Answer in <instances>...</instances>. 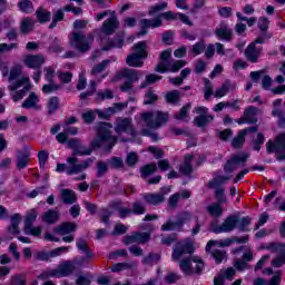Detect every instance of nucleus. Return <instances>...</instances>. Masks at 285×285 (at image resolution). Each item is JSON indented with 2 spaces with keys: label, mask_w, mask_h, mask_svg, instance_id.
<instances>
[{
  "label": "nucleus",
  "mask_w": 285,
  "mask_h": 285,
  "mask_svg": "<svg viewBox=\"0 0 285 285\" xmlns=\"http://www.w3.org/2000/svg\"><path fill=\"white\" fill-rule=\"evenodd\" d=\"M42 220H45L46 224H56V222H59V212L55 209L47 210L42 216Z\"/></svg>",
  "instance_id": "nucleus-41"
},
{
  "label": "nucleus",
  "mask_w": 285,
  "mask_h": 285,
  "mask_svg": "<svg viewBox=\"0 0 285 285\" xmlns=\"http://www.w3.org/2000/svg\"><path fill=\"white\" fill-rule=\"evenodd\" d=\"M12 101H21L23 97L30 91V77L24 76L20 80L8 86Z\"/></svg>",
  "instance_id": "nucleus-10"
},
{
  "label": "nucleus",
  "mask_w": 285,
  "mask_h": 285,
  "mask_svg": "<svg viewBox=\"0 0 285 285\" xmlns=\"http://www.w3.org/2000/svg\"><path fill=\"white\" fill-rule=\"evenodd\" d=\"M246 141V136L243 131H238V135L232 139V146L236 149H239L244 146Z\"/></svg>",
  "instance_id": "nucleus-50"
},
{
  "label": "nucleus",
  "mask_w": 285,
  "mask_h": 285,
  "mask_svg": "<svg viewBox=\"0 0 285 285\" xmlns=\"http://www.w3.org/2000/svg\"><path fill=\"white\" fill-rule=\"evenodd\" d=\"M60 197L62 204L71 206L77 203V194L72 189H60Z\"/></svg>",
  "instance_id": "nucleus-24"
},
{
  "label": "nucleus",
  "mask_w": 285,
  "mask_h": 285,
  "mask_svg": "<svg viewBox=\"0 0 285 285\" xmlns=\"http://www.w3.org/2000/svg\"><path fill=\"white\" fill-rule=\"evenodd\" d=\"M170 57H173V49H167L163 51L159 57L160 61L155 67V71L161 73L168 72V65L166 63V61H168Z\"/></svg>",
  "instance_id": "nucleus-19"
},
{
  "label": "nucleus",
  "mask_w": 285,
  "mask_h": 285,
  "mask_svg": "<svg viewBox=\"0 0 285 285\" xmlns=\"http://www.w3.org/2000/svg\"><path fill=\"white\" fill-rule=\"evenodd\" d=\"M157 173V164L151 163L142 166L140 168V177L141 179H148L151 175H155Z\"/></svg>",
  "instance_id": "nucleus-29"
},
{
  "label": "nucleus",
  "mask_w": 285,
  "mask_h": 285,
  "mask_svg": "<svg viewBox=\"0 0 285 285\" xmlns=\"http://www.w3.org/2000/svg\"><path fill=\"white\" fill-rule=\"evenodd\" d=\"M36 17L39 21V23H48L50 21L52 13L48 11L47 9L40 7L36 11Z\"/></svg>",
  "instance_id": "nucleus-34"
},
{
  "label": "nucleus",
  "mask_w": 285,
  "mask_h": 285,
  "mask_svg": "<svg viewBox=\"0 0 285 285\" xmlns=\"http://www.w3.org/2000/svg\"><path fill=\"white\" fill-rule=\"evenodd\" d=\"M170 193V187L160 188L159 193H147L142 195L145 204L149 206H159L166 202V195Z\"/></svg>",
  "instance_id": "nucleus-14"
},
{
  "label": "nucleus",
  "mask_w": 285,
  "mask_h": 285,
  "mask_svg": "<svg viewBox=\"0 0 285 285\" xmlns=\"http://www.w3.org/2000/svg\"><path fill=\"white\" fill-rule=\"evenodd\" d=\"M77 230V224L75 223H62L59 226L55 227L53 233L58 235H70V233H75Z\"/></svg>",
  "instance_id": "nucleus-25"
},
{
  "label": "nucleus",
  "mask_w": 285,
  "mask_h": 285,
  "mask_svg": "<svg viewBox=\"0 0 285 285\" xmlns=\"http://www.w3.org/2000/svg\"><path fill=\"white\" fill-rule=\"evenodd\" d=\"M207 213L212 217H222V215L224 214V209L222 208V205H219L218 203H213L207 207Z\"/></svg>",
  "instance_id": "nucleus-45"
},
{
  "label": "nucleus",
  "mask_w": 285,
  "mask_h": 285,
  "mask_svg": "<svg viewBox=\"0 0 285 285\" xmlns=\"http://www.w3.org/2000/svg\"><path fill=\"white\" fill-rule=\"evenodd\" d=\"M159 259H161V255L149 253L147 256H145L141 261L142 264L146 266H153V264H159Z\"/></svg>",
  "instance_id": "nucleus-48"
},
{
  "label": "nucleus",
  "mask_w": 285,
  "mask_h": 285,
  "mask_svg": "<svg viewBox=\"0 0 285 285\" xmlns=\"http://www.w3.org/2000/svg\"><path fill=\"white\" fill-rule=\"evenodd\" d=\"M213 119H215V117L213 115H208V114L200 115L194 119V124L198 128H204V126H208V124H210V121H213Z\"/></svg>",
  "instance_id": "nucleus-39"
},
{
  "label": "nucleus",
  "mask_w": 285,
  "mask_h": 285,
  "mask_svg": "<svg viewBox=\"0 0 285 285\" xmlns=\"http://www.w3.org/2000/svg\"><path fill=\"white\" fill-rule=\"evenodd\" d=\"M276 250H281V255L272 261V265H274L275 268H282L285 264V248L284 246L278 245Z\"/></svg>",
  "instance_id": "nucleus-42"
},
{
  "label": "nucleus",
  "mask_w": 285,
  "mask_h": 285,
  "mask_svg": "<svg viewBox=\"0 0 285 285\" xmlns=\"http://www.w3.org/2000/svg\"><path fill=\"white\" fill-rule=\"evenodd\" d=\"M19 224H21V215L11 216V226L8 227L9 235H19Z\"/></svg>",
  "instance_id": "nucleus-32"
},
{
  "label": "nucleus",
  "mask_w": 285,
  "mask_h": 285,
  "mask_svg": "<svg viewBox=\"0 0 285 285\" xmlns=\"http://www.w3.org/2000/svg\"><path fill=\"white\" fill-rule=\"evenodd\" d=\"M76 246L79 250H82L87 255V257H92V254L90 253L88 248V242L83 238H78Z\"/></svg>",
  "instance_id": "nucleus-57"
},
{
  "label": "nucleus",
  "mask_w": 285,
  "mask_h": 285,
  "mask_svg": "<svg viewBox=\"0 0 285 285\" xmlns=\"http://www.w3.org/2000/svg\"><path fill=\"white\" fill-rule=\"evenodd\" d=\"M42 63H46V58H43V56L29 55L24 58V66H27V68H32L33 70H39V67Z\"/></svg>",
  "instance_id": "nucleus-21"
},
{
  "label": "nucleus",
  "mask_w": 285,
  "mask_h": 285,
  "mask_svg": "<svg viewBox=\"0 0 285 285\" xmlns=\"http://www.w3.org/2000/svg\"><path fill=\"white\" fill-rule=\"evenodd\" d=\"M95 42V36L92 33L83 35L81 31H73L69 37V43L78 52H88L90 47Z\"/></svg>",
  "instance_id": "nucleus-6"
},
{
  "label": "nucleus",
  "mask_w": 285,
  "mask_h": 285,
  "mask_svg": "<svg viewBox=\"0 0 285 285\" xmlns=\"http://www.w3.org/2000/svg\"><path fill=\"white\" fill-rule=\"evenodd\" d=\"M96 176L98 179H101V177L106 176L108 173V163L104 160H98L96 163Z\"/></svg>",
  "instance_id": "nucleus-46"
},
{
  "label": "nucleus",
  "mask_w": 285,
  "mask_h": 285,
  "mask_svg": "<svg viewBox=\"0 0 285 285\" xmlns=\"http://www.w3.org/2000/svg\"><path fill=\"white\" fill-rule=\"evenodd\" d=\"M161 18L165 19V21H177L178 13H175L173 11L163 12L159 14V17H156L155 19H141L140 20V32H138V37H144L145 35H148V28H161L164 26V22L161 21Z\"/></svg>",
  "instance_id": "nucleus-5"
},
{
  "label": "nucleus",
  "mask_w": 285,
  "mask_h": 285,
  "mask_svg": "<svg viewBox=\"0 0 285 285\" xmlns=\"http://www.w3.org/2000/svg\"><path fill=\"white\" fill-rule=\"evenodd\" d=\"M21 65L13 66L9 72L10 83H16V81H20V79H23V77H21Z\"/></svg>",
  "instance_id": "nucleus-38"
},
{
  "label": "nucleus",
  "mask_w": 285,
  "mask_h": 285,
  "mask_svg": "<svg viewBox=\"0 0 285 285\" xmlns=\"http://www.w3.org/2000/svg\"><path fill=\"white\" fill-rule=\"evenodd\" d=\"M246 159H248V154H239L232 156L230 160H228L224 167L225 173H233L245 164Z\"/></svg>",
  "instance_id": "nucleus-17"
},
{
  "label": "nucleus",
  "mask_w": 285,
  "mask_h": 285,
  "mask_svg": "<svg viewBox=\"0 0 285 285\" xmlns=\"http://www.w3.org/2000/svg\"><path fill=\"white\" fill-rule=\"evenodd\" d=\"M114 130L118 136L112 135V137L122 144L134 141L137 137V129L130 117H117L114 122Z\"/></svg>",
  "instance_id": "nucleus-3"
},
{
  "label": "nucleus",
  "mask_w": 285,
  "mask_h": 285,
  "mask_svg": "<svg viewBox=\"0 0 285 285\" xmlns=\"http://www.w3.org/2000/svg\"><path fill=\"white\" fill-rule=\"evenodd\" d=\"M94 163L95 158H87L79 164V158L71 155L67 158V175H79V173H83V170L90 168Z\"/></svg>",
  "instance_id": "nucleus-12"
},
{
  "label": "nucleus",
  "mask_w": 285,
  "mask_h": 285,
  "mask_svg": "<svg viewBox=\"0 0 285 285\" xmlns=\"http://www.w3.org/2000/svg\"><path fill=\"white\" fill-rule=\"evenodd\" d=\"M267 153L271 155L275 153V157L278 161L285 160V132L278 134L274 141L268 140L266 144Z\"/></svg>",
  "instance_id": "nucleus-11"
},
{
  "label": "nucleus",
  "mask_w": 285,
  "mask_h": 285,
  "mask_svg": "<svg viewBox=\"0 0 285 285\" xmlns=\"http://www.w3.org/2000/svg\"><path fill=\"white\" fill-rule=\"evenodd\" d=\"M195 156L187 154L185 156L184 163L180 164L179 166V173L181 175H185L186 177H188V175L193 174V159Z\"/></svg>",
  "instance_id": "nucleus-22"
},
{
  "label": "nucleus",
  "mask_w": 285,
  "mask_h": 285,
  "mask_svg": "<svg viewBox=\"0 0 285 285\" xmlns=\"http://www.w3.org/2000/svg\"><path fill=\"white\" fill-rule=\"evenodd\" d=\"M48 114L55 115L59 110V97H51L47 105Z\"/></svg>",
  "instance_id": "nucleus-53"
},
{
  "label": "nucleus",
  "mask_w": 285,
  "mask_h": 285,
  "mask_svg": "<svg viewBox=\"0 0 285 285\" xmlns=\"http://www.w3.org/2000/svg\"><path fill=\"white\" fill-rule=\"evenodd\" d=\"M168 8V2H160L155 6L149 7L148 14L149 17H155L157 12H163V10H166Z\"/></svg>",
  "instance_id": "nucleus-51"
},
{
  "label": "nucleus",
  "mask_w": 285,
  "mask_h": 285,
  "mask_svg": "<svg viewBox=\"0 0 285 285\" xmlns=\"http://www.w3.org/2000/svg\"><path fill=\"white\" fill-rule=\"evenodd\" d=\"M132 268H137V263H116L110 267L112 273H121V271H130Z\"/></svg>",
  "instance_id": "nucleus-31"
},
{
  "label": "nucleus",
  "mask_w": 285,
  "mask_h": 285,
  "mask_svg": "<svg viewBox=\"0 0 285 285\" xmlns=\"http://www.w3.org/2000/svg\"><path fill=\"white\" fill-rule=\"evenodd\" d=\"M193 259L195 256H188L179 262V268L184 275H193Z\"/></svg>",
  "instance_id": "nucleus-27"
},
{
  "label": "nucleus",
  "mask_w": 285,
  "mask_h": 285,
  "mask_svg": "<svg viewBox=\"0 0 285 285\" xmlns=\"http://www.w3.org/2000/svg\"><path fill=\"white\" fill-rule=\"evenodd\" d=\"M10 285H26V278L21 274H16L10 278Z\"/></svg>",
  "instance_id": "nucleus-64"
},
{
  "label": "nucleus",
  "mask_w": 285,
  "mask_h": 285,
  "mask_svg": "<svg viewBox=\"0 0 285 285\" xmlns=\"http://www.w3.org/2000/svg\"><path fill=\"white\" fill-rule=\"evenodd\" d=\"M114 98H115V91H112L111 89H105L97 94V101H106V99H114Z\"/></svg>",
  "instance_id": "nucleus-59"
},
{
  "label": "nucleus",
  "mask_w": 285,
  "mask_h": 285,
  "mask_svg": "<svg viewBox=\"0 0 285 285\" xmlns=\"http://www.w3.org/2000/svg\"><path fill=\"white\" fill-rule=\"evenodd\" d=\"M107 164L110 166V168H115L116 170H119L125 166L121 157H111L107 160Z\"/></svg>",
  "instance_id": "nucleus-56"
},
{
  "label": "nucleus",
  "mask_w": 285,
  "mask_h": 285,
  "mask_svg": "<svg viewBox=\"0 0 285 285\" xmlns=\"http://www.w3.org/2000/svg\"><path fill=\"white\" fill-rule=\"evenodd\" d=\"M229 179V176H216L209 181V188H220L219 186H223V184H226Z\"/></svg>",
  "instance_id": "nucleus-49"
},
{
  "label": "nucleus",
  "mask_w": 285,
  "mask_h": 285,
  "mask_svg": "<svg viewBox=\"0 0 285 285\" xmlns=\"http://www.w3.org/2000/svg\"><path fill=\"white\" fill-rule=\"evenodd\" d=\"M140 119L147 126V128L141 129L140 135L150 137L151 141H159V136L153 130H159L161 126H166L170 116L165 111H144L140 115Z\"/></svg>",
  "instance_id": "nucleus-2"
},
{
  "label": "nucleus",
  "mask_w": 285,
  "mask_h": 285,
  "mask_svg": "<svg viewBox=\"0 0 285 285\" xmlns=\"http://www.w3.org/2000/svg\"><path fill=\"white\" fill-rule=\"evenodd\" d=\"M75 271H77V265H75L72 261H65L60 263V265L57 268L49 269L40 274L38 276V279H49V277H56V278L70 277V275H72Z\"/></svg>",
  "instance_id": "nucleus-7"
},
{
  "label": "nucleus",
  "mask_w": 285,
  "mask_h": 285,
  "mask_svg": "<svg viewBox=\"0 0 285 285\" xmlns=\"http://www.w3.org/2000/svg\"><path fill=\"white\" fill-rule=\"evenodd\" d=\"M204 50H206V41L204 40H200L191 46V52L193 55H195V57H197V55H202Z\"/></svg>",
  "instance_id": "nucleus-62"
},
{
  "label": "nucleus",
  "mask_w": 285,
  "mask_h": 285,
  "mask_svg": "<svg viewBox=\"0 0 285 285\" xmlns=\"http://www.w3.org/2000/svg\"><path fill=\"white\" fill-rule=\"evenodd\" d=\"M195 253V245L190 240H183L175 245L171 259L174 262H179L184 255H193Z\"/></svg>",
  "instance_id": "nucleus-13"
},
{
  "label": "nucleus",
  "mask_w": 285,
  "mask_h": 285,
  "mask_svg": "<svg viewBox=\"0 0 285 285\" xmlns=\"http://www.w3.org/2000/svg\"><path fill=\"white\" fill-rule=\"evenodd\" d=\"M146 41H140L131 47L134 53H130L126 58V63L130 68H141L144 66V59H147L148 52L146 51Z\"/></svg>",
  "instance_id": "nucleus-8"
},
{
  "label": "nucleus",
  "mask_w": 285,
  "mask_h": 285,
  "mask_svg": "<svg viewBox=\"0 0 285 285\" xmlns=\"http://www.w3.org/2000/svg\"><path fill=\"white\" fill-rule=\"evenodd\" d=\"M184 227H181L179 220H173L168 219L165 224L161 225L160 230L163 232H170V230H181Z\"/></svg>",
  "instance_id": "nucleus-35"
},
{
  "label": "nucleus",
  "mask_w": 285,
  "mask_h": 285,
  "mask_svg": "<svg viewBox=\"0 0 285 285\" xmlns=\"http://www.w3.org/2000/svg\"><path fill=\"white\" fill-rule=\"evenodd\" d=\"M186 63H188L186 60H176L174 62H169L167 67L170 72H179Z\"/></svg>",
  "instance_id": "nucleus-58"
},
{
  "label": "nucleus",
  "mask_w": 285,
  "mask_h": 285,
  "mask_svg": "<svg viewBox=\"0 0 285 285\" xmlns=\"http://www.w3.org/2000/svg\"><path fill=\"white\" fill-rule=\"evenodd\" d=\"M111 48H124V36L117 35L114 40H109L108 43L102 47V50L108 51Z\"/></svg>",
  "instance_id": "nucleus-33"
},
{
  "label": "nucleus",
  "mask_w": 285,
  "mask_h": 285,
  "mask_svg": "<svg viewBox=\"0 0 285 285\" xmlns=\"http://www.w3.org/2000/svg\"><path fill=\"white\" fill-rule=\"evenodd\" d=\"M138 161H139V155H137V153L130 151L129 154H127L125 163L127 164V166H129V168H135Z\"/></svg>",
  "instance_id": "nucleus-52"
},
{
  "label": "nucleus",
  "mask_w": 285,
  "mask_h": 285,
  "mask_svg": "<svg viewBox=\"0 0 285 285\" xmlns=\"http://www.w3.org/2000/svg\"><path fill=\"white\" fill-rule=\"evenodd\" d=\"M244 252L243 254V262L247 263L253 262V250L248 246H240L235 249H233L234 255H237V253Z\"/></svg>",
  "instance_id": "nucleus-37"
},
{
  "label": "nucleus",
  "mask_w": 285,
  "mask_h": 285,
  "mask_svg": "<svg viewBox=\"0 0 285 285\" xmlns=\"http://www.w3.org/2000/svg\"><path fill=\"white\" fill-rule=\"evenodd\" d=\"M253 222V218H250V216H246V217H239L237 216V225L236 228H238V230H240V233H248L250 229L248 228V226H250Z\"/></svg>",
  "instance_id": "nucleus-30"
},
{
  "label": "nucleus",
  "mask_w": 285,
  "mask_h": 285,
  "mask_svg": "<svg viewBox=\"0 0 285 285\" xmlns=\"http://www.w3.org/2000/svg\"><path fill=\"white\" fill-rule=\"evenodd\" d=\"M63 9H59L53 13V18L51 23L49 24V30H52V28H57V23H59V21H63Z\"/></svg>",
  "instance_id": "nucleus-54"
},
{
  "label": "nucleus",
  "mask_w": 285,
  "mask_h": 285,
  "mask_svg": "<svg viewBox=\"0 0 285 285\" xmlns=\"http://www.w3.org/2000/svg\"><path fill=\"white\" fill-rule=\"evenodd\" d=\"M237 86L233 82H230V80H226L222 87H219L218 89H216V91L214 92V97L216 98H222V97H226V95H228V92H232L233 90H235Z\"/></svg>",
  "instance_id": "nucleus-23"
},
{
  "label": "nucleus",
  "mask_w": 285,
  "mask_h": 285,
  "mask_svg": "<svg viewBox=\"0 0 285 285\" xmlns=\"http://www.w3.org/2000/svg\"><path fill=\"white\" fill-rule=\"evenodd\" d=\"M117 145V137L112 136V124L99 122L97 127V137L90 142V147L83 146L81 139L71 138L67 141L68 148H71L73 157H83L92 155V150H97L105 146L110 151Z\"/></svg>",
  "instance_id": "nucleus-1"
},
{
  "label": "nucleus",
  "mask_w": 285,
  "mask_h": 285,
  "mask_svg": "<svg viewBox=\"0 0 285 285\" xmlns=\"http://www.w3.org/2000/svg\"><path fill=\"white\" fill-rule=\"evenodd\" d=\"M35 28V20L32 18L27 17L22 19L20 23V31L22 35H28V32H32V29Z\"/></svg>",
  "instance_id": "nucleus-40"
},
{
  "label": "nucleus",
  "mask_w": 285,
  "mask_h": 285,
  "mask_svg": "<svg viewBox=\"0 0 285 285\" xmlns=\"http://www.w3.org/2000/svg\"><path fill=\"white\" fill-rule=\"evenodd\" d=\"M215 35L218 39H223L224 41L233 40V29H230L226 23H220L219 27L216 28Z\"/></svg>",
  "instance_id": "nucleus-20"
},
{
  "label": "nucleus",
  "mask_w": 285,
  "mask_h": 285,
  "mask_svg": "<svg viewBox=\"0 0 285 285\" xmlns=\"http://www.w3.org/2000/svg\"><path fill=\"white\" fill-rule=\"evenodd\" d=\"M244 55L249 63H257L259 61V57H262V48H257L255 43L250 42L245 49Z\"/></svg>",
  "instance_id": "nucleus-18"
},
{
  "label": "nucleus",
  "mask_w": 285,
  "mask_h": 285,
  "mask_svg": "<svg viewBox=\"0 0 285 285\" xmlns=\"http://www.w3.org/2000/svg\"><path fill=\"white\" fill-rule=\"evenodd\" d=\"M150 240V234L135 232L131 235L124 237V245L130 246L131 244H147Z\"/></svg>",
  "instance_id": "nucleus-16"
},
{
  "label": "nucleus",
  "mask_w": 285,
  "mask_h": 285,
  "mask_svg": "<svg viewBox=\"0 0 285 285\" xmlns=\"http://www.w3.org/2000/svg\"><path fill=\"white\" fill-rule=\"evenodd\" d=\"M257 115H259V108L249 106L244 111V117L247 124H257Z\"/></svg>",
  "instance_id": "nucleus-28"
},
{
  "label": "nucleus",
  "mask_w": 285,
  "mask_h": 285,
  "mask_svg": "<svg viewBox=\"0 0 285 285\" xmlns=\"http://www.w3.org/2000/svg\"><path fill=\"white\" fill-rule=\"evenodd\" d=\"M146 213V205L141 202L132 203L131 214L134 215H144Z\"/></svg>",
  "instance_id": "nucleus-61"
},
{
  "label": "nucleus",
  "mask_w": 285,
  "mask_h": 285,
  "mask_svg": "<svg viewBox=\"0 0 285 285\" xmlns=\"http://www.w3.org/2000/svg\"><path fill=\"white\" fill-rule=\"evenodd\" d=\"M39 214L35 210V209H31L28 214H27V217H26V220H24V228H30V226H32V223H35L37 220V216Z\"/></svg>",
  "instance_id": "nucleus-63"
},
{
  "label": "nucleus",
  "mask_w": 285,
  "mask_h": 285,
  "mask_svg": "<svg viewBox=\"0 0 285 285\" xmlns=\"http://www.w3.org/2000/svg\"><path fill=\"white\" fill-rule=\"evenodd\" d=\"M237 228V215L227 216L222 225L212 224V233L219 235V233H233Z\"/></svg>",
  "instance_id": "nucleus-15"
},
{
  "label": "nucleus",
  "mask_w": 285,
  "mask_h": 285,
  "mask_svg": "<svg viewBox=\"0 0 285 285\" xmlns=\"http://www.w3.org/2000/svg\"><path fill=\"white\" fill-rule=\"evenodd\" d=\"M165 99L167 104H170L171 106H177V104H179V100L181 99V92L179 90L168 91L165 96Z\"/></svg>",
  "instance_id": "nucleus-36"
},
{
  "label": "nucleus",
  "mask_w": 285,
  "mask_h": 285,
  "mask_svg": "<svg viewBox=\"0 0 285 285\" xmlns=\"http://www.w3.org/2000/svg\"><path fill=\"white\" fill-rule=\"evenodd\" d=\"M57 90H61V85L56 83L55 81L42 86V92L45 95H50V92H57Z\"/></svg>",
  "instance_id": "nucleus-55"
},
{
  "label": "nucleus",
  "mask_w": 285,
  "mask_h": 285,
  "mask_svg": "<svg viewBox=\"0 0 285 285\" xmlns=\"http://www.w3.org/2000/svg\"><path fill=\"white\" fill-rule=\"evenodd\" d=\"M38 101H39L38 95L35 91H32L30 92L28 98L22 102V108H27V109L33 108L35 110H39L41 107L37 105Z\"/></svg>",
  "instance_id": "nucleus-26"
},
{
  "label": "nucleus",
  "mask_w": 285,
  "mask_h": 285,
  "mask_svg": "<svg viewBox=\"0 0 285 285\" xmlns=\"http://www.w3.org/2000/svg\"><path fill=\"white\" fill-rule=\"evenodd\" d=\"M212 257H214L216 264H222L224 259H226V250L222 249H214L210 252Z\"/></svg>",
  "instance_id": "nucleus-60"
},
{
  "label": "nucleus",
  "mask_w": 285,
  "mask_h": 285,
  "mask_svg": "<svg viewBox=\"0 0 285 285\" xmlns=\"http://www.w3.org/2000/svg\"><path fill=\"white\" fill-rule=\"evenodd\" d=\"M30 161V155L28 153H19L17 157V168L18 170H22L26 168Z\"/></svg>",
  "instance_id": "nucleus-43"
},
{
  "label": "nucleus",
  "mask_w": 285,
  "mask_h": 285,
  "mask_svg": "<svg viewBox=\"0 0 285 285\" xmlns=\"http://www.w3.org/2000/svg\"><path fill=\"white\" fill-rule=\"evenodd\" d=\"M121 79H127V81L120 85V91L132 95V92H135V86L132 83L139 81L141 76L139 75V71L135 69L122 68L116 72L115 81H121Z\"/></svg>",
  "instance_id": "nucleus-4"
},
{
  "label": "nucleus",
  "mask_w": 285,
  "mask_h": 285,
  "mask_svg": "<svg viewBox=\"0 0 285 285\" xmlns=\"http://www.w3.org/2000/svg\"><path fill=\"white\" fill-rule=\"evenodd\" d=\"M156 81H161V76H157L155 73L147 75L145 81L140 83L139 89L144 90V88H148V86L156 83Z\"/></svg>",
  "instance_id": "nucleus-44"
},
{
  "label": "nucleus",
  "mask_w": 285,
  "mask_h": 285,
  "mask_svg": "<svg viewBox=\"0 0 285 285\" xmlns=\"http://www.w3.org/2000/svg\"><path fill=\"white\" fill-rule=\"evenodd\" d=\"M18 8H20L21 12H24L26 14L35 12V4H32V0H21L18 3Z\"/></svg>",
  "instance_id": "nucleus-47"
},
{
  "label": "nucleus",
  "mask_w": 285,
  "mask_h": 285,
  "mask_svg": "<svg viewBox=\"0 0 285 285\" xmlns=\"http://www.w3.org/2000/svg\"><path fill=\"white\" fill-rule=\"evenodd\" d=\"M106 17L109 18L104 21L101 32H104V35H115L116 30L119 28V19H117V13L112 10H106L97 13L96 20L101 21L102 19H106Z\"/></svg>",
  "instance_id": "nucleus-9"
}]
</instances>
